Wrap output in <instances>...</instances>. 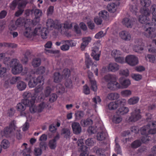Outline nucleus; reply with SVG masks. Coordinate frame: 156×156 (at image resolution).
Segmentation results:
<instances>
[{"instance_id":"obj_1","label":"nucleus","mask_w":156,"mask_h":156,"mask_svg":"<svg viewBox=\"0 0 156 156\" xmlns=\"http://www.w3.org/2000/svg\"><path fill=\"white\" fill-rule=\"evenodd\" d=\"M149 118L147 119V120L149 122L148 124L140 128V131L141 134L144 136L141 141L140 140H137L133 141L131 144V146H140L142 143H145L150 140L149 138L148 134H153L156 133V121H149Z\"/></svg>"},{"instance_id":"obj_2","label":"nucleus","mask_w":156,"mask_h":156,"mask_svg":"<svg viewBox=\"0 0 156 156\" xmlns=\"http://www.w3.org/2000/svg\"><path fill=\"white\" fill-rule=\"evenodd\" d=\"M139 20L141 23L145 25L144 28V35L148 38H155L156 37V31L154 28L151 27L155 26L151 23V20L150 21L148 17L142 15L140 16Z\"/></svg>"},{"instance_id":"obj_3","label":"nucleus","mask_w":156,"mask_h":156,"mask_svg":"<svg viewBox=\"0 0 156 156\" xmlns=\"http://www.w3.org/2000/svg\"><path fill=\"white\" fill-rule=\"evenodd\" d=\"M43 89L42 86H39L36 87L35 90V93L33 94L29 91H25L23 94V96L24 99H26L28 102H30L32 100L33 97H34V100L37 102H38L40 101L43 100L44 99L45 96L43 94H41L39 92Z\"/></svg>"},{"instance_id":"obj_4","label":"nucleus","mask_w":156,"mask_h":156,"mask_svg":"<svg viewBox=\"0 0 156 156\" xmlns=\"http://www.w3.org/2000/svg\"><path fill=\"white\" fill-rule=\"evenodd\" d=\"M4 64L8 67H12V72L14 75L20 73L23 70L22 65L16 59H13L10 61L9 58H6L5 59Z\"/></svg>"},{"instance_id":"obj_5","label":"nucleus","mask_w":156,"mask_h":156,"mask_svg":"<svg viewBox=\"0 0 156 156\" xmlns=\"http://www.w3.org/2000/svg\"><path fill=\"white\" fill-rule=\"evenodd\" d=\"M105 81L107 83V87L108 89L112 90H115L121 88L119 83L116 81L117 76L115 75L108 74L104 77Z\"/></svg>"},{"instance_id":"obj_6","label":"nucleus","mask_w":156,"mask_h":156,"mask_svg":"<svg viewBox=\"0 0 156 156\" xmlns=\"http://www.w3.org/2000/svg\"><path fill=\"white\" fill-rule=\"evenodd\" d=\"M125 62L130 66H133L139 63L138 58L134 55H129L125 58Z\"/></svg>"},{"instance_id":"obj_7","label":"nucleus","mask_w":156,"mask_h":156,"mask_svg":"<svg viewBox=\"0 0 156 156\" xmlns=\"http://www.w3.org/2000/svg\"><path fill=\"white\" fill-rule=\"evenodd\" d=\"M140 111L139 109L136 108L131 112V116L129 118V122H135L140 119L141 116L140 115Z\"/></svg>"},{"instance_id":"obj_8","label":"nucleus","mask_w":156,"mask_h":156,"mask_svg":"<svg viewBox=\"0 0 156 156\" xmlns=\"http://www.w3.org/2000/svg\"><path fill=\"white\" fill-rule=\"evenodd\" d=\"M44 79L42 76H40L37 78L33 77L30 79L28 83V85L30 87L33 88L35 87L38 83H42L43 84Z\"/></svg>"},{"instance_id":"obj_9","label":"nucleus","mask_w":156,"mask_h":156,"mask_svg":"<svg viewBox=\"0 0 156 156\" xmlns=\"http://www.w3.org/2000/svg\"><path fill=\"white\" fill-rule=\"evenodd\" d=\"M36 101L34 100V97H33L32 100L28 102L27 100H24V103L26 104H27V106L29 107V110L30 112L32 113H34L36 112H38V109L37 106H36L34 104Z\"/></svg>"},{"instance_id":"obj_10","label":"nucleus","mask_w":156,"mask_h":156,"mask_svg":"<svg viewBox=\"0 0 156 156\" xmlns=\"http://www.w3.org/2000/svg\"><path fill=\"white\" fill-rule=\"evenodd\" d=\"M55 27L56 29L58 30L59 32H62L63 30H64L65 29L71 28L72 26L71 23L66 22L64 24H62L60 22L56 24Z\"/></svg>"},{"instance_id":"obj_11","label":"nucleus","mask_w":156,"mask_h":156,"mask_svg":"<svg viewBox=\"0 0 156 156\" xmlns=\"http://www.w3.org/2000/svg\"><path fill=\"white\" fill-rule=\"evenodd\" d=\"M15 122L14 121L12 122L9 125V127H6L4 129L3 134H2V132H0V138L3 136H7L13 131V129H15Z\"/></svg>"},{"instance_id":"obj_12","label":"nucleus","mask_w":156,"mask_h":156,"mask_svg":"<svg viewBox=\"0 0 156 156\" xmlns=\"http://www.w3.org/2000/svg\"><path fill=\"white\" fill-rule=\"evenodd\" d=\"M142 40L141 39H137L135 40V45L133 47V50L137 52L141 53L144 50Z\"/></svg>"},{"instance_id":"obj_13","label":"nucleus","mask_w":156,"mask_h":156,"mask_svg":"<svg viewBox=\"0 0 156 156\" xmlns=\"http://www.w3.org/2000/svg\"><path fill=\"white\" fill-rule=\"evenodd\" d=\"M119 36L122 39L126 41H130L132 38L131 34L129 31L126 30L121 31L119 33Z\"/></svg>"},{"instance_id":"obj_14","label":"nucleus","mask_w":156,"mask_h":156,"mask_svg":"<svg viewBox=\"0 0 156 156\" xmlns=\"http://www.w3.org/2000/svg\"><path fill=\"white\" fill-rule=\"evenodd\" d=\"M87 73L88 78L91 83V89L95 91L97 90V86L95 81L93 79V73L90 71H88Z\"/></svg>"},{"instance_id":"obj_15","label":"nucleus","mask_w":156,"mask_h":156,"mask_svg":"<svg viewBox=\"0 0 156 156\" xmlns=\"http://www.w3.org/2000/svg\"><path fill=\"white\" fill-rule=\"evenodd\" d=\"M100 54V51L99 50V48L96 46L92 48V52L91 54V55L93 58L96 60H99Z\"/></svg>"},{"instance_id":"obj_16","label":"nucleus","mask_w":156,"mask_h":156,"mask_svg":"<svg viewBox=\"0 0 156 156\" xmlns=\"http://www.w3.org/2000/svg\"><path fill=\"white\" fill-rule=\"evenodd\" d=\"M150 11L152 15L151 23L154 26L156 25V5H152L150 7Z\"/></svg>"},{"instance_id":"obj_17","label":"nucleus","mask_w":156,"mask_h":156,"mask_svg":"<svg viewBox=\"0 0 156 156\" xmlns=\"http://www.w3.org/2000/svg\"><path fill=\"white\" fill-rule=\"evenodd\" d=\"M72 127L74 133L78 134L81 132V127L79 123L76 122H73L72 124Z\"/></svg>"},{"instance_id":"obj_18","label":"nucleus","mask_w":156,"mask_h":156,"mask_svg":"<svg viewBox=\"0 0 156 156\" xmlns=\"http://www.w3.org/2000/svg\"><path fill=\"white\" fill-rule=\"evenodd\" d=\"M119 81L120 84L121 86V88H126L131 83L130 80L129 79L123 80L122 77L120 78L119 79Z\"/></svg>"},{"instance_id":"obj_19","label":"nucleus","mask_w":156,"mask_h":156,"mask_svg":"<svg viewBox=\"0 0 156 156\" xmlns=\"http://www.w3.org/2000/svg\"><path fill=\"white\" fill-rule=\"evenodd\" d=\"M82 42L81 44L80 48L83 51L88 45L91 40V38L90 37H84L82 39Z\"/></svg>"},{"instance_id":"obj_20","label":"nucleus","mask_w":156,"mask_h":156,"mask_svg":"<svg viewBox=\"0 0 156 156\" xmlns=\"http://www.w3.org/2000/svg\"><path fill=\"white\" fill-rule=\"evenodd\" d=\"M135 23V21L126 18H124L122 21L123 24L127 28H131Z\"/></svg>"},{"instance_id":"obj_21","label":"nucleus","mask_w":156,"mask_h":156,"mask_svg":"<svg viewBox=\"0 0 156 156\" xmlns=\"http://www.w3.org/2000/svg\"><path fill=\"white\" fill-rule=\"evenodd\" d=\"M108 69L109 71L115 72L119 69V66L115 63H111L108 66Z\"/></svg>"},{"instance_id":"obj_22","label":"nucleus","mask_w":156,"mask_h":156,"mask_svg":"<svg viewBox=\"0 0 156 156\" xmlns=\"http://www.w3.org/2000/svg\"><path fill=\"white\" fill-rule=\"evenodd\" d=\"M26 100L28 101L26 99H23L21 102L19 103L16 105V108L17 111L19 112H23L25 110L26 108V106H27V104H26L24 103V100Z\"/></svg>"},{"instance_id":"obj_23","label":"nucleus","mask_w":156,"mask_h":156,"mask_svg":"<svg viewBox=\"0 0 156 156\" xmlns=\"http://www.w3.org/2000/svg\"><path fill=\"white\" fill-rule=\"evenodd\" d=\"M119 97V94L116 92L110 93L108 94L107 98L110 100H114L118 99Z\"/></svg>"},{"instance_id":"obj_24","label":"nucleus","mask_w":156,"mask_h":156,"mask_svg":"<svg viewBox=\"0 0 156 156\" xmlns=\"http://www.w3.org/2000/svg\"><path fill=\"white\" fill-rule=\"evenodd\" d=\"M107 134L105 129H103L101 132L97 133V139L98 140H105L107 136Z\"/></svg>"},{"instance_id":"obj_25","label":"nucleus","mask_w":156,"mask_h":156,"mask_svg":"<svg viewBox=\"0 0 156 156\" xmlns=\"http://www.w3.org/2000/svg\"><path fill=\"white\" fill-rule=\"evenodd\" d=\"M23 35L27 37H31L33 35V30L30 27H26L23 32Z\"/></svg>"},{"instance_id":"obj_26","label":"nucleus","mask_w":156,"mask_h":156,"mask_svg":"<svg viewBox=\"0 0 156 156\" xmlns=\"http://www.w3.org/2000/svg\"><path fill=\"white\" fill-rule=\"evenodd\" d=\"M122 118L120 115L116 114L113 116L112 118L113 122L115 124H118L120 123L122 120Z\"/></svg>"},{"instance_id":"obj_27","label":"nucleus","mask_w":156,"mask_h":156,"mask_svg":"<svg viewBox=\"0 0 156 156\" xmlns=\"http://www.w3.org/2000/svg\"><path fill=\"white\" fill-rule=\"evenodd\" d=\"M92 120L89 119H82L80 122L81 125L83 127H87L89 125L92 124Z\"/></svg>"},{"instance_id":"obj_28","label":"nucleus","mask_w":156,"mask_h":156,"mask_svg":"<svg viewBox=\"0 0 156 156\" xmlns=\"http://www.w3.org/2000/svg\"><path fill=\"white\" fill-rule=\"evenodd\" d=\"M129 111L128 108L126 107H122L120 108L117 110V113L120 114L119 115H123L128 113Z\"/></svg>"},{"instance_id":"obj_29","label":"nucleus","mask_w":156,"mask_h":156,"mask_svg":"<svg viewBox=\"0 0 156 156\" xmlns=\"http://www.w3.org/2000/svg\"><path fill=\"white\" fill-rule=\"evenodd\" d=\"M59 23L58 21H56L55 23L53 20L51 19H49L47 22V26L48 27L50 28V29H51L52 28H54L56 29L55 27L56 24Z\"/></svg>"},{"instance_id":"obj_30","label":"nucleus","mask_w":156,"mask_h":156,"mask_svg":"<svg viewBox=\"0 0 156 156\" xmlns=\"http://www.w3.org/2000/svg\"><path fill=\"white\" fill-rule=\"evenodd\" d=\"M85 63L87 67L89 68L90 66L92 64V62L89 55L87 53L85 54Z\"/></svg>"},{"instance_id":"obj_31","label":"nucleus","mask_w":156,"mask_h":156,"mask_svg":"<svg viewBox=\"0 0 156 156\" xmlns=\"http://www.w3.org/2000/svg\"><path fill=\"white\" fill-rule=\"evenodd\" d=\"M129 9L130 11L133 13V14H135L137 16H138V9L136 4L133 3L131 4L130 5Z\"/></svg>"},{"instance_id":"obj_32","label":"nucleus","mask_w":156,"mask_h":156,"mask_svg":"<svg viewBox=\"0 0 156 156\" xmlns=\"http://www.w3.org/2000/svg\"><path fill=\"white\" fill-rule=\"evenodd\" d=\"M108 11L111 12H115L117 9V5L114 3L108 4L107 6Z\"/></svg>"},{"instance_id":"obj_33","label":"nucleus","mask_w":156,"mask_h":156,"mask_svg":"<svg viewBox=\"0 0 156 156\" xmlns=\"http://www.w3.org/2000/svg\"><path fill=\"white\" fill-rule=\"evenodd\" d=\"M16 86L18 89L22 91L25 89L27 85L25 82L22 81H20L17 82Z\"/></svg>"},{"instance_id":"obj_34","label":"nucleus","mask_w":156,"mask_h":156,"mask_svg":"<svg viewBox=\"0 0 156 156\" xmlns=\"http://www.w3.org/2000/svg\"><path fill=\"white\" fill-rule=\"evenodd\" d=\"M148 147H140L136 153V154L138 155L144 154L145 152H148Z\"/></svg>"},{"instance_id":"obj_35","label":"nucleus","mask_w":156,"mask_h":156,"mask_svg":"<svg viewBox=\"0 0 156 156\" xmlns=\"http://www.w3.org/2000/svg\"><path fill=\"white\" fill-rule=\"evenodd\" d=\"M139 98L137 97H133L129 98L128 101V103L129 105H133L138 103Z\"/></svg>"},{"instance_id":"obj_36","label":"nucleus","mask_w":156,"mask_h":156,"mask_svg":"<svg viewBox=\"0 0 156 156\" xmlns=\"http://www.w3.org/2000/svg\"><path fill=\"white\" fill-rule=\"evenodd\" d=\"M140 11L142 15L148 17L151 15V11L146 7H144L143 9H141Z\"/></svg>"},{"instance_id":"obj_37","label":"nucleus","mask_w":156,"mask_h":156,"mask_svg":"<svg viewBox=\"0 0 156 156\" xmlns=\"http://www.w3.org/2000/svg\"><path fill=\"white\" fill-rule=\"evenodd\" d=\"M118 106L116 101H112L110 102L108 105V107L110 110H114L116 109Z\"/></svg>"},{"instance_id":"obj_38","label":"nucleus","mask_w":156,"mask_h":156,"mask_svg":"<svg viewBox=\"0 0 156 156\" xmlns=\"http://www.w3.org/2000/svg\"><path fill=\"white\" fill-rule=\"evenodd\" d=\"M121 54V51L117 49L113 50L112 51L111 53L112 56L114 57L115 59L119 56H120Z\"/></svg>"},{"instance_id":"obj_39","label":"nucleus","mask_w":156,"mask_h":156,"mask_svg":"<svg viewBox=\"0 0 156 156\" xmlns=\"http://www.w3.org/2000/svg\"><path fill=\"white\" fill-rule=\"evenodd\" d=\"M47 105L45 102H42L37 106L38 112H41L46 107Z\"/></svg>"},{"instance_id":"obj_40","label":"nucleus","mask_w":156,"mask_h":156,"mask_svg":"<svg viewBox=\"0 0 156 156\" xmlns=\"http://www.w3.org/2000/svg\"><path fill=\"white\" fill-rule=\"evenodd\" d=\"M147 60L152 63H156V56L151 55H148L145 56Z\"/></svg>"},{"instance_id":"obj_41","label":"nucleus","mask_w":156,"mask_h":156,"mask_svg":"<svg viewBox=\"0 0 156 156\" xmlns=\"http://www.w3.org/2000/svg\"><path fill=\"white\" fill-rule=\"evenodd\" d=\"M88 147H81L80 150L81 152L80 156H86L88 154Z\"/></svg>"},{"instance_id":"obj_42","label":"nucleus","mask_w":156,"mask_h":156,"mask_svg":"<svg viewBox=\"0 0 156 156\" xmlns=\"http://www.w3.org/2000/svg\"><path fill=\"white\" fill-rule=\"evenodd\" d=\"M48 33V31L47 28H42V30L41 34V35L43 39H46L47 38Z\"/></svg>"},{"instance_id":"obj_43","label":"nucleus","mask_w":156,"mask_h":156,"mask_svg":"<svg viewBox=\"0 0 156 156\" xmlns=\"http://www.w3.org/2000/svg\"><path fill=\"white\" fill-rule=\"evenodd\" d=\"M99 15L103 19H107L108 18L109 14L108 12L105 10H102L99 13Z\"/></svg>"},{"instance_id":"obj_44","label":"nucleus","mask_w":156,"mask_h":156,"mask_svg":"<svg viewBox=\"0 0 156 156\" xmlns=\"http://www.w3.org/2000/svg\"><path fill=\"white\" fill-rule=\"evenodd\" d=\"M25 148L23 151V156H31L30 153L31 152L30 147H25Z\"/></svg>"},{"instance_id":"obj_45","label":"nucleus","mask_w":156,"mask_h":156,"mask_svg":"<svg viewBox=\"0 0 156 156\" xmlns=\"http://www.w3.org/2000/svg\"><path fill=\"white\" fill-rule=\"evenodd\" d=\"M70 75V71L68 69L63 70L62 73V78L66 79L68 78Z\"/></svg>"},{"instance_id":"obj_46","label":"nucleus","mask_w":156,"mask_h":156,"mask_svg":"<svg viewBox=\"0 0 156 156\" xmlns=\"http://www.w3.org/2000/svg\"><path fill=\"white\" fill-rule=\"evenodd\" d=\"M65 42L62 44V45L60 47L61 49L63 51H66L69 49V45L66 42V40L65 41Z\"/></svg>"},{"instance_id":"obj_47","label":"nucleus","mask_w":156,"mask_h":156,"mask_svg":"<svg viewBox=\"0 0 156 156\" xmlns=\"http://www.w3.org/2000/svg\"><path fill=\"white\" fill-rule=\"evenodd\" d=\"M41 63V60L39 58H36L33 60L32 62V65L34 67L39 66Z\"/></svg>"},{"instance_id":"obj_48","label":"nucleus","mask_w":156,"mask_h":156,"mask_svg":"<svg viewBox=\"0 0 156 156\" xmlns=\"http://www.w3.org/2000/svg\"><path fill=\"white\" fill-rule=\"evenodd\" d=\"M121 94L123 97H128L132 94V92L129 90H125L121 91Z\"/></svg>"},{"instance_id":"obj_49","label":"nucleus","mask_w":156,"mask_h":156,"mask_svg":"<svg viewBox=\"0 0 156 156\" xmlns=\"http://www.w3.org/2000/svg\"><path fill=\"white\" fill-rule=\"evenodd\" d=\"M6 69L5 68L2 67L0 69V77L5 78L9 75H7Z\"/></svg>"},{"instance_id":"obj_50","label":"nucleus","mask_w":156,"mask_h":156,"mask_svg":"<svg viewBox=\"0 0 156 156\" xmlns=\"http://www.w3.org/2000/svg\"><path fill=\"white\" fill-rule=\"evenodd\" d=\"M62 133L64 135L66 139H68L70 134V130L68 129H63L62 130Z\"/></svg>"},{"instance_id":"obj_51","label":"nucleus","mask_w":156,"mask_h":156,"mask_svg":"<svg viewBox=\"0 0 156 156\" xmlns=\"http://www.w3.org/2000/svg\"><path fill=\"white\" fill-rule=\"evenodd\" d=\"M53 77L54 81L56 83L60 82L62 79V77L58 73H55Z\"/></svg>"},{"instance_id":"obj_52","label":"nucleus","mask_w":156,"mask_h":156,"mask_svg":"<svg viewBox=\"0 0 156 156\" xmlns=\"http://www.w3.org/2000/svg\"><path fill=\"white\" fill-rule=\"evenodd\" d=\"M21 78L20 77H13L11 78L10 76L9 81L10 84H15L16 82H19L21 80Z\"/></svg>"},{"instance_id":"obj_53","label":"nucleus","mask_w":156,"mask_h":156,"mask_svg":"<svg viewBox=\"0 0 156 156\" xmlns=\"http://www.w3.org/2000/svg\"><path fill=\"white\" fill-rule=\"evenodd\" d=\"M141 5L144 7H147L149 6L151 4L150 0H140Z\"/></svg>"},{"instance_id":"obj_54","label":"nucleus","mask_w":156,"mask_h":156,"mask_svg":"<svg viewBox=\"0 0 156 156\" xmlns=\"http://www.w3.org/2000/svg\"><path fill=\"white\" fill-rule=\"evenodd\" d=\"M84 113L82 111H77L75 113V116L76 120H79L82 118L84 115Z\"/></svg>"},{"instance_id":"obj_55","label":"nucleus","mask_w":156,"mask_h":156,"mask_svg":"<svg viewBox=\"0 0 156 156\" xmlns=\"http://www.w3.org/2000/svg\"><path fill=\"white\" fill-rule=\"evenodd\" d=\"M24 21L25 19L24 18H19L16 20L15 23L17 27H20L23 25Z\"/></svg>"},{"instance_id":"obj_56","label":"nucleus","mask_w":156,"mask_h":156,"mask_svg":"<svg viewBox=\"0 0 156 156\" xmlns=\"http://www.w3.org/2000/svg\"><path fill=\"white\" fill-rule=\"evenodd\" d=\"M34 12L35 17L36 18H40L42 14V11L38 9H34Z\"/></svg>"},{"instance_id":"obj_57","label":"nucleus","mask_w":156,"mask_h":156,"mask_svg":"<svg viewBox=\"0 0 156 156\" xmlns=\"http://www.w3.org/2000/svg\"><path fill=\"white\" fill-rule=\"evenodd\" d=\"M119 74L121 75L128 76L129 74V71L127 69H121L119 71Z\"/></svg>"},{"instance_id":"obj_58","label":"nucleus","mask_w":156,"mask_h":156,"mask_svg":"<svg viewBox=\"0 0 156 156\" xmlns=\"http://www.w3.org/2000/svg\"><path fill=\"white\" fill-rule=\"evenodd\" d=\"M131 77L136 81H139L142 78V76L138 73H132L131 74Z\"/></svg>"},{"instance_id":"obj_59","label":"nucleus","mask_w":156,"mask_h":156,"mask_svg":"<svg viewBox=\"0 0 156 156\" xmlns=\"http://www.w3.org/2000/svg\"><path fill=\"white\" fill-rule=\"evenodd\" d=\"M42 30V28L40 27L36 28L34 30H33V35L35 36L36 35H41V34Z\"/></svg>"},{"instance_id":"obj_60","label":"nucleus","mask_w":156,"mask_h":156,"mask_svg":"<svg viewBox=\"0 0 156 156\" xmlns=\"http://www.w3.org/2000/svg\"><path fill=\"white\" fill-rule=\"evenodd\" d=\"M85 143L88 146H92L94 145V142L93 139H88L86 141Z\"/></svg>"},{"instance_id":"obj_61","label":"nucleus","mask_w":156,"mask_h":156,"mask_svg":"<svg viewBox=\"0 0 156 156\" xmlns=\"http://www.w3.org/2000/svg\"><path fill=\"white\" fill-rule=\"evenodd\" d=\"M54 7L53 6H50L48 7L47 11V14L48 16H51L54 12Z\"/></svg>"},{"instance_id":"obj_62","label":"nucleus","mask_w":156,"mask_h":156,"mask_svg":"<svg viewBox=\"0 0 156 156\" xmlns=\"http://www.w3.org/2000/svg\"><path fill=\"white\" fill-rule=\"evenodd\" d=\"M42 147L36 148L34 149V154L36 156H38L41 155L42 153V150L41 148Z\"/></svg>"},{"instance_id":"obj_63","label":"nucleus","mask_w":156,"mask_h":156,"mask_svg":"<svg viewBox=\"0 0 156 156\" xmlns=\"http://www.w3.org/2000/svg\"><path fill=\"white\" fill-rule=\"evenodd\" d=\"M106 34V32L104 33L103 31H101L96 34H95L94 37L96 39H99L104 36Z\"/></svg>"},{"instance_id":"obj_64","label":"nucleus","mask_w":156,"mask_h":156,"mask_svg":"<svg viewBox=\"0 0 156 156\" xmlns=\"http://www.w3.org/2000/svg\"><path fill=\"white\" fill-rule=\"evenodd\" d=\"M104 152V150L100 148L97 150L96 152L98 156H106Z\"/></svg>"}]
</instances>
